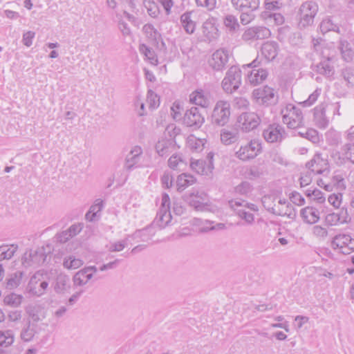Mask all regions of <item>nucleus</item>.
<instances>
[{"label": "nucleus", "mask_w": 354, "mask_h": 354, "mask_svg": "<svg viewBox=\"0 0 354 354\" xmlns=\"http://www.w3.org/2000/svg\"><path fill=\"white\" fill-rule=\"evenodd\" d=\"M282 121L290 129L299 128L304 124V117L300 109L288 104L281 109Z\"/></svg>", "instance_id": "f257e3e1"}, {"label": "nucleus", "mask_w": 354, "mask_h": 354, "mask_svg": "<svg viewBox=\"0 0 354 354\" xmlns=\"http://www.w3.org/2000/svg\"><path fill=\"white\" fill-rule=\"evenodd\" d=\"M268 122L261 111L258 113L245 112L241 113L237 118V124L243 131L250 132L256 129L261 122Z\"/></svg>", "instance_id": "f03ea898"}, {"label": "nucleus", "mask_w": 354, "mask_h": 354, "mask_svg": "<svg viewBox=\"0 0 354 354\" xmlns=\"http://www.w3.org/2000/svg\"><path fill=\"white\" fill-rule=\"evenodd\" d=\"M172 216L170 212V198L167 194L162 195L161 205L153 220V225L158 226L160 229L171 225Z\"/></svg>", "instance_id": "7ed1b4c3"}, {"label": "nucleus", "mask_w": 354, "mask_h": 354, "mask_svg": "<svg viewBox=\"0 0 354 354\" xmlns=\"http://www.w3.org/2000/svg\"><path fill=\"white\" fill-rule=\"evenodd\" d=\"M222 88L227 93L237 91L241 84V71L236 66H231L222 81Z\"/></svg>", "instance_id": "20e7f679"}, {"label": "nucleus", "mask_w": 354, "mask_h": 354, "mask_svg": "<svg viewBox=\"0 0 354 354\" xmlns=\"http://www.w3.org/2000/svg\"><path fill=\"white\" fill-rule=\"evenodd\" d=\"M186 202L195 210L199 212L212 211V205L207 195L204 192H194L185 196Z\"/></svg>", "instance_id": "39448f33"}, {"label": "nucleus", "mask_w": 354, "mask_h": 354, "mask_svg": "<svg viewBox=\"0 0 354 354\" xmlns=\"http://www.w3.org/2000/svg\"><path fill=\"white\" fill-rule=\"evenodd\" d=\"M230 116V104L227 101H218L212 114V124L223 127L226 124Z\"/></svg>", "instance_id": "423d86ee"}, {"label": "nucleus", "mask_w": 354, "mask_h": 354, "mask_svg": "<svg viewBox=\"0 0 354 354\" xmlns=\"http://www.w3.org/2000/svg\"><path fill=\"white\" fill-rule=\"evenodd\" d=\"M263 66L265 64L263 63V59L260 58L259 55L248 65V67L252 68L250 73L248 75V80L251 84L254 86L259 84L266 79L268 72L262 68Z\"/></svg>", "instance_id": "0eeeda50"}, {"label": "nucleus", "mask_w": 354, "mask_h": 354, "mask_svg": "<svg viewBox=\"0 0 354 354\" xmlns=\"http://www.w3.org/2000/svg\"><path fill=\"white\" fill-rule=\"evenodd\" d=\"M252 95L259 104L266 106L274 105L278 102L279 96L275 90L268 86L254 90Z\"/></svg>", "instance_id": "6e6552de"}, {"label": "nucleus", "mask_w": 354, "mask_h": 354, "mask_svg": "<svg viewBox=\"0 0 354 354\" xmlns=\"http://www.w3.org/2000/svg\"><path fill=\"white\" fill-rule=\"evenodd\" d=\"M47 254L44 247L27 250L22 257V265L26 267H37L46 261Z\"/></svg>", "instance_id": "1a4fd4ad"}, {"label": "nucleus", "mask_w": 354, "mask_h": 354, "mask_svg": "<svg viewBox=\"0 0 354 354\" xmlns=\"http://www.w3.org/2000/svg\"><path fill=\"white\" fill-rule=\"evenodd\" d=\"M318 11V6L315 2L306 1L300 7V21L299 26L300 28H306L311 26L314 21V17Z\"/></svg>", "instance_id": "9d476101"}, {"label": "nucleus", "mask_w": 354, "mask_h": 354, "mask_svg": "<svg viewBox=\"0 0 354 354\" xmlns=\"http://www.w3.org/2000/svg\"><path fill=\"white\" fill-rule=\"evenodd\" d=\"M261 144L256 140H251L240 147L235 156L239 160L247 161L254 158L261 152Z\"/></svg>", "instance_id": "9b49d317"}, {"label": "nucleus", "mask_w": 354, "mask_h": 354, "mask_svg": "<svg viewBox=\"0 0 354 354\" xmlns=\"http://www.w3.org/2000/svg\"><path fill=\"white\" fill-rule=\"evenodd\" d=\"M331 245L334 250L339 249L341 253L348 254L354 251V239L349 234H337L333 237Z\"/></svg>", "instance_id": "f8f14e48"}, {"label": "nucleus", "mask_w": 354, "mask_h": 354, "mask_svg": "<svg viewBox=\"0 0 354 354\" xmlns=\"http://www.w3.org/2000/svg\"><path fill=\"white\" fill-rule=\"evenodd\" d=\"M229 51L224 48L216 50L208 59V65L214 71H222L229 61Z\"/></svg>", "instance_id": "ddd939ff"}, {"label": "nucleus", "mask_w": 354, "mask_h": 354, "mask_svg": "<svg viewBox=\"0 0 354 354\" xmlns=\"http://www.w3.org/2000/svg\"><path fill=\"white\" fill-rule=\"evenodd\" d=\"M183 121L187 127L198 129L205 122V118L197 107L192 106L185 111Z\"/></svg>", "instance_id": "4468645a"}, {"label": "nucleus", "mask_w": 354, "mask_h": 354, "mask_svg": "<svg viewBox=\"0 0 354 354\" xmlns=\"http://www.w3.org/2000/svg\"><path fill=\"white\" fill-rule=\"evenodd\" d=\"M262 136L269 143L281 142L286 137L284 128L278 124H270L263 131Z\"/></svg>", "instance_id": "2eb2a0df"}, {"label": "nucleus", "mask_w": 354, "mask_h": 354, "mask_svg": "<svg viewBox=\"0 0 354 354\" xmlns=\"http://www.w3.org/2000/svg\"><path fill=\"white\" fill-rule=\"evenodd\" d=\"M213 157L214 154L209 153L206 160L192 158L190 160V167L198 174L208 176L212 172L214 169Z\"/></svg>", "instance_id": "dca6fc26"}, {"label": "nucleus", "mask_w": 354, "mask_h": 354, "mask_svg": "<svg viewBox=\"0 0 354 354\" xmlns=\"http://www.w3.org/2000/svg\"><path fill=\"white\" fill-rule=\"evenodd\" d=\"M306 167L313 174H322L328 169L327 156H323L320 153H315L313 158L306 162Z\"/></svg>", "instance_id": "f3484780"}, {"label": "nucleus", "mask_w": 354, "mask_h": 354, "mask_svg": "<svg viewBox=\"0 0 354 354\" xmlns=\"http://www.w3.org/2000/svg\"><path fill=\"white\" fill-rule=\"evenodd\" d=\"M43 275L39 272L35 273L31 278L28 284L29 293L34 296L40 297L45 294L48 283L45 280H41Z\"/></svg>", "instance_id": "a211bd4d"}, {"label": "nucleus", "mask_w": 354, "mask_h": 354, "mask_svg": "<svg viewBox=\"0 0 354 354\" xmlns=\"http://www.w3.org/2000/svg\"><path fill=\"white\" fill-rule=\"evenodd\" d=\"M271 35L270 30L264 26H253L246 29L242 35V39L248 41L251 40L264 39Z\"/></svg>", "instance_id": "6ab92c4d"}, {"label": "nucleus", "mask_w": 354, "mask_h": 354, "mask_svg": "<svg viewBox=\"0 0 354 354\" xmlns=\"http://www.w3.org/2000/svg\"><path fill=\"white\" fill-rule=\"evenodd\" d=\"M230 207L234 211L236 214L241 218L245 221L248 224H252L254 221L253 214L245 210L246 203H241L239 201L232 200L229 201Z\"/></svg>", "instance_id": "aec40b11"}, {"label": "nucleus", "mask_w": 354, "mask_h": 354, "mask_svg": "<svg viewBox=\"0 0 354 354\" xmlns=\"http://www.w3.org/2000/svg\"><path fill=\"white\" fill-rule=\"evenodd\" d=\"M327 106V103L322 102L313 109V119L319 128L325 129L328 125L329 120L326 115Z\"/></svg>", "instance_id": "412c9836"}, {"label": "nucleus", "mask_w": 354, "mask_h": 354, "mask_svg": "<svg viewBox=\"0 0 354 354\" xmlns=\"http://www.w3.org/2000/svg\"><path fill=\"white\" fill-rule=\"evenodd\" d=\"M189 101L197 106L207 108L212 104V97L209 92L201 89L190 94Z\"/></svg>", "instance_id": "4be33fe9"}, {"label": "nucleus", "mask_w": 354, "mask_h": 354, "mask_svg": "<svg viewBox=\"0 0 354 354\" xmlns=\"http://www.w3.org/2000/svg\"><path fill=\"white\" fill-rule=\"evenodd\" d=\"M347 183L344 176L342 173H335L330 178V182L324 185V189L332 192L334 189L342 193L346 190Z\"/></svg>", "instance_id": "5701e85b"}, {"label": "nucleus", "mask_w": 354, "mask_h": 354, "mask_svg": "<svg viewBox=\"0 0 354 354\" xmlns=\"http://www.w3.org/2000/svg\"><path fill=\"white\" fill-rule=\"evenodd\" d=\"M278 44L274 41H267L263 44L261 49L262 55L261 58L263 59V64L266 65L273 60L278 54Z\"/></svg>", "instance_id": "b1692460"}, {"label": "nucleus", "mask_w": 354, "mask_h": 354, "mask_svg": "<svg viewBox=\"0 0 354 354\" xmlns=\"http://www.w3.org/2000/svg\"><path fill=\"white\" fill-rule=\"evenodd\" d=\"M203 35L205 40L212 41L218 37V30L215 25V19L214 18L207 19L203 24Z\"/></svg>", "instance_id": "393cba45"}, {"label": "nucleus", "mask_w": 354, "mask_h": 354, "mask_svg": "<svg viewBox=\"0 0 354 354\" xmlns=\"http://www.w3.org/2000/svg\"><path fill=\"white\" fill-rule=\"evenodd\" d=\"M303 221L308 224H315L319 221V210L313 206H307L300 211Z\"/></svg>", "instance_id": "a878e982"}, {"label": "nucleus", "mask_w": 354, "mask_h": 354, "mask_svg": "<svg viewBox=\"0 0 354 354\" xmlns=\"http://www.w3.org/2000/svg\"><path fill=\"white\" fill-rule=\"evenodd\" d=\"M71 279L68 275L59 274L54 283V290L57 294H64L71 289Z\"/></svg>", "instance_id": "bb28decb"}, {"label": "nucleus", "mask_w": 354, "mask_h": 354, "mask_svg": "<svg viewBox=\"0 0 354 354\" xmlns=\"http://www.w3.org/2000/svg\"><path fill=\"white\" fill-rule=\"evenodd\" d=\"M142 153V149L140 147H133L127 156L124 167L129 171L133 169L139 162Z\"/></svg>", "instance_id": "cd10ccee"}, {"label": "nucleus", "mask_w": 354, "mask_h": 354, "mask_svg": "<svg viewBox=\"0 0 354 354\" xmlns=\"http://www.w3.org/2000/svg\"><path fill=\"white\" fill-rule=\"evenodd\" d=\"M339 161L337 162L339 165H342L346 161L354 164V144L347 143L344 145L339 153Z\"/></svg>", "instance_id": "c85d7f7f"}, {"label": "nucleus", "mask_w": 354, "mask_h": 354, "mask_svg": "<svg viewBox=\"0 0 354 354\" xmlns=\"http://www.w3.org/2000/svg\"><path fill=\"white\" fill-rule=\"evenodd\" d=\"M233 8L238 11L258 10L259 0H231Z\"/></svg>", "instance_id": "c756f323"}, {"label": "nucleus", "mask_w": 354, "mask_h": 354, "mask_svg": "<svg viewBox=\"0 0 354 354\" xmlns=\"http://www.w3.org/2000/svg\"><path fill=\"white\" fill-rule=\"evenodd\" d=\"M221 141L225 145H230L236 142L239 138L237 129L225 128L221 131Z\"/></svg>", "instance_id": "7c9ffc66"}, {"label": "nucleus", "mask_w": 354, "mask_h": 354, "mask_svg": "<svg viewBox=\"0 0 354 354\" xmlns=\"http://www.w3.org/2000/svg\"><path fill=\"white\" fill-rule=\"evenodd\" d=\"M277 205L274 211V215L280 216L291 217L292 214V205L285 198H279L277 201Z\"/></svg>", "instance_id": "2f4dec72"}, {"label": "nucleus", "mask_w": 354, "mask_h": 354, "mask_svg": "<svg viewBox=\"0 0 354 354\" xmlns=\"http://www.w3.org/2000/svg\"><path fill=\"white\" fill-rule=\"evenodd\" d=\"M330 61V59L328 57L326 59H324L316 64L314 66L313 70L326 77H331L334 74L335 70Z\"/></svg>", "instance_id": "473e14b6"}, {"label": "nucleus", "mask_w": 354, "mask_h": 354, "mask_svg": "<svg viewBox=\"0 0 354 354\" xmlns=\"http://www.w3.org/2000/svg\"><path fill=\"white\" fill-rule=\"evenodd\" d=\"M338 49L340 51L342 58L346 62H351L354 57V51L346 40H341L339 44Z\"/></svg>", "instance_id": "72a5a7b5"}, {"label": "nucleus", "mask_w": 354, "mask_h": 354, "mask_svg": "<svg viewBox=\"0 0 354 354\" xmlns=\"http://www.w3.org/2000/svg\"><path fill=\"white\" fill-rule=\"evenodd\" d=\"M139 52L145 57V59L147 60L151 65L157 66L158 60L155 51L145 44H141L138 47Z\"/></svg>", "instance_id": "f704fd0d"}, {"label": "nucleus", "mask_w": 354, "mask_h": 354, "mask_svg": "<svg viewBox=\"0 0 354 354\" xmlns=\"http://www.w3.org/2000/svg\"><path fill=\"white\" fill-rule=\"evenodd\" d=\"M196 182V178L186 173L180 174L176 180V186L178 192H182L187 187L192 185Z\"/></svg>", "instance_id": "c9c22d12"}, {"label": "nucleus", "mask_w": 354, "mask_h": 354, "mask_svg": "<svg viewBox=\"0 0 354 354\" xmlns=\"http://www.w3.org/2000/svg\"><path fill=\"white\" fill-rule=\"evenodd\" d=\"M192 12H187L180 17V23L187 34H192L196 29V23L191 18Z\"/></svg>", "instance_id": "e433bc0d"}, {"label": "nucleus", "mask_w": 354, "mask_h": 354, "mask_svg": "<svg viewBox=\"0 0 354 354\" xmlns=\"http://www.w3.org/2000/svg\"><path fill=\"white\" fill-rule=\"evenodd\" d=\"M15 342V333L12 330L6 329L0 330V347L8 348Z\"/></svg>", "instance_id": "4c0bfd02"}, {"label": "nucleus", "mask_w": 354, "mask_h": 354, "mask_svg": "<svg viewBox=\"0 0 354 354\" xmlns=\"http://www.w3.org/2000/svg\"><path fill=\"white\" fill-rule=\"evenodd\" d=\"M17 250L18 245L17 244L1 245L0 246V261L11 259Z\"/></svg>", "instance_id": "58836bf2"}, {"label": "nucleus", "mask_w": 354, "mask_h": 354, "mask_svg": "<svg viewBox=\"0 0 354 354\" xmlns=\"http://www.w3.org/2000/svg\"><path fill=\"white\" fill-rule=\"evenodd\" d=\"M92 278V272H87L84 269L79 270L73 277L75 286H82L86 285Z\"/></svg>", "instance_id": "ea45409f"}, {"label": "nucleus", "mask_w": 354, "mask_h": 354, "mask_svg": "<svg viewBox=\"0 0 354 354\" xmlns=\"http://www.w3.org/2000/svg\"><path fill=\"white\" fill-rule=\"evenodd\" d=\"M142 31L146 35L147 37L154 43H158L161 39V35L153 27L152 24H147L142 28Z\"/></svg>", "instance_id": "a19ab883"}, {"label": "nucleus", "mask_w": 354, "mask_h": 354, "mask_svg": "<svg viewBox=\"0 0 354 354\" xmlns=\"http://www.w3.org/2000/svg\"><path fill=\"white\" fill-rule=\"evenodd\" d=\"M22 277L23 272L21 271H17L10 274L6 279V288L9 290L16 288L21 283Z\"/></svg>", "instance_id": "79ce46f5"}, {"label": "nucleus", "mask_w": 354, "mask_h": 354, "mask_svg": "<svg viewBox=\"0 0 354 354\" xmlns=\"http://www.w3.org/2000/svg\"><path fill=\"white\" fill-rule=\"evenodd\" d=\"M35 333V326L29 322L27 326L21 329L20 337L24 342H28L32 340Z\"/></svg>", "instance_id": "37998d69"}, {"label": "nucleus", "mask_w": 354, "mask_h": 354, "mask_svg": "<svg viewBox=\"0 0 354 354\" xmlns=\"http://www.w3.org/2000/svg\"><path fill=\"white\" fill-rule=\"evenodd\" d=\"M82 265L83 261L73 255L65 257L63 262L64 267L69 270L77 269Z\"/></svg>", "instance_id": "c03bdc74"}, {"label": "nucleus", "mask_w": 354, "mask_h": 354, "mask_svg": "<svg viewBox=\"0 0 354 354\" xmlns=\"http://www.w3.org/2000/svg\"><path fill=\"white\" fill-rule=\"evenodd\" d=\"M306 196L310 200L322 204L325 202L326 198L324 193L318 189H308L305 192Z\"/></svg>", "instance_id": "a18cd8bd"}, {"label": "nucleus", "mask_w": 354, "mask_h": 354, "mask_svg": "<svg viewBox=\"0 0 354 354\" xmlns=\"http://www.w3.org/2000/svg\"><path fill=\"white\" fill-rule=\"evenodd\" d=\"M223 24L230 32H235L240 28L237 18L232 15H227L224 17Z\"/></svg>", "instance_id": "49530a36"}, {"label": "nucleus", "mask_w": 354, "mask_h": 354, "mask_svg": "<svg viewBox=\"0 0 354 354\" xmlns=\"http://www.w3.org/2000/svg\"><path fill=\"white\" fill-rule=\"evenodd\" d=\"M23 297L15 293H10L4 297V304L10 307L17 308L22 302Z\"/></svg>", "instance_id": "de8ad7c7"}, {"label": "nucleus", "mask_w": 354, "mask_h": 354, "mask_svg": "<svg viewBox=\"0 0 354 354\" xmlns=\"http://www.w3.org/2000/svg\"><path fill=\"white\" fill-rule=\"evenodd\" d=\"M277 197L272 195H266L262 199L261 202L266 210L270 213L274 214L276 206L277 205L274 202Z\"/></svg>", "instance_id": "09e8293b"}, {"label": "nucleus", "mask_w": 354, "mask_h": 354, "mask_svg": "<svg viewBox=\"0 0 354 354\" xmlns=\"http://www.w3.org/2000/svg\"><path fill=\"white\" fill-rule=\"evenodd\" d=\"M170 145L168 140H159L156 144V151L160 156H168L169 153Z\"/></svg>", "instance_id": "8fccbe9b"}, {"label": "nucleus", "mask_w": 354, "mask_h": 354, "mask_svg": "<svg viewBox=\"0 0 354 354\" xmlns=\"http://www.w3.org/2000/svg\"><path fill=\"white\" fill-rule=\"evenodd\" d=\"M347 216H346L344 219L342 218L341 215L338 213H330L328 214L325 217V221L327 225L333 226L336 225L339 223H347L346 220Z\"/></svg>", "instance_id": "3c124183"}, {"label": "nucleus", "mask_w": 354, "mask_h": 354, "mask_svg": "<svg viewBox=\"0 0 354 354\" xmlns=\"http://www.w3.org/2000/svg\"><path fill=\"white\" fill-rule=\"evenodd\" d=\"M299 134L303 137L305 138L310 141H311L313 143H318L319 142L320 138L319 136V133L317 131L313 129H309L306 130L304 132H299Z\"/></svg>", "instance_id": "603ef678"}, {"label": "nucleus", "mask_w": 354, "mask_h": 354, "mask_svg": "<svg viewBox=\"0 0 354 354\" xmlns=\"http://www.w3.org/2000/svg\"><path fill=\"white\" fill-rule=\"evenodd\" d=\"M322 88H317L308 97L307 100L302 102L301 104L304 107H309L313 105L322 94Z\"/></svg>", "instance_id": "864d4df0"}, {"label": "nucleus", "mask_w": 354, "mask_h": 354, "mask_svg": "<svg viewBox=\"0 0 354 354\" xmlns=\"http://www.w3.org/2000/svg\"><path fill=\"white\" fill-rule=\"evenodd\" d=\"M252 190V186L248 181H243L234 187L235 193L248 196Z\"/></svg>", "instance_id": "5fc2aeb1"}, {"label": "nucleus", "mask_w": 354, "mask_h": 354, "mask_svg": "<svg viewBox=\"0 0 354 354\" xmlns=\"http://www.w3.org/2000/svg\"><path fill=\"white\" fill-rule=\"evenodd\" d=\"M342 75L347 85L351 87L354 86V68L346 67L342 70Z\"/></svg>", "instance_id": "6e6d98bb"}, {"label": "nucleus", "mask_w": 354, "mask_h": 354, "mask_svg": "<svg viewBox=\"0 0 354 354\" xmlns=\"http://www.w3.org/2000/svg\"><path fill=\"white\" fill-rule=\"evenodd\" d=\"M257 10H245V11H240L241 12L240 16V20L241 23L243 25H247L250 24L251 21H252L254 19L256 15H254V11Z\"/></svg>", "instance_id": "4d7b16f0"}, {"label": "nucleus", "mask_w": 354, "mask_h": 354, "mask_svg": "<svg viewBox=\"0 0 354 354\" xmlns=\"http://www.w3.org/2000/svg\"><path fill=\"white\" fill-rule=\"evenodd\" d=\"M312 233L313 236L319 240L324 241L328 236V230L326 227L321 225H314L312 228Z\"/></svg>", "instance_id": "13d9d810"}, {"label": "nucleus", "mask_w": 354, "mask_h": 354, "mask_svg": "<svg viewBox=\"0 0 354 354\" xmlns=\"http://www.w3.org/2000/svg\"><path fill=\"white\" fill-rule=\"evenodd\" d=\"M127 245V239L110 243L106 248L109 252H120Z\"/></svg>", "instance_id": "bf43d9fd"}, {"label": "nucleus", "mask_w": 354, "mask_h": 354, "mask_svg": "<svg viewBox=\"0 0 354 354\" xmlns=\"http://www.w3.org/2000/svg\"><path fill=\"white\" fill-rule=\"evenodd\" d=\"M147 101L149 108L156 109L160 104L159 97L151 90H149L147 93Z\"/></svg>", "instance_id": "052dcab7"}, {"label": "nucleus", "mask_w": 354, "mask_h": 354, "mask_svg": "<svg viewBox=\"0 0 354 354\" xmlns=\"http://www.w3.org/2000/svg\"><path fill=\"white\" fill-rule=\"evenodd\" d=\"M343 194L338 192L337 194H332L328 198V203L335 208H339L342 203Z\"/></svg>", "instance_id": "680f3d73"}, {"label": "nucleus", "mask_w": 354, "mask_h": 354, "mask_svg": "<svg viewBox=\"0 0 354 354\" xmlns=\"http://www.w3.org/2000/svg\"><path fill=\"white\" fill-rule=\"evenodd\" d=\"M336 26L333 23L330 19H324L320 24L319 28L323 34H325L330 30H335Z\"/></svg>", "instance_id": "e2e57ef3"}, {"label": "nucleus", "mask_w": 354, "mask_h": 354, "mask_svg": "<svg viewBox=\"0 0 354 354\" xmlns=\"http://www.w3.org/2000/svg\"><path fill=\"white\" fill-rule=\"evenodd\" d=\"M198 7L206 8L208 11H212L216 6V0H195Z\"/></svg>", "instance_id": "0e129e2a"}, {"label": "nucleus", "mask_w": 354, "mask_h": 354, "mask_svg": "<svg viewBox=\"0 0 354 354\" xmlns=\"http://www.w3.org/2000/svg\"><path fill=\"white\" fill-rule=\"evenodd\" d=\"M174 178L169 172H165L161 177V183L163 187L169 189L173 185Z\"/></svg>", "instance_id": "69168bd1"}, {"label": "nucleus", "mask_w": 354, "mask_h": 354, "mask_svg": "<svg viewBox=\"0 0 354 354\" xmlns=\"http://www.w3.org/2000/svg\"><path fill=\"white\" fill-rule=\"evenodd\" d=\"M84 225L82 223L73 224L70 227L66 230L71 237L73 238L77 235L83 229Z\"/></svg>", "instance_id": "338daca9"}, {"label": "nucleus", "mask_w": 354, "mask_h": 354, "mask_svg": "<svg viewBox=\"0 0 354 354\" xmlns=\"http://www.w3.org/2000/svg\"><path fill=\"white\" fill-rule=\"evenodd\" d=\"M166 131L170 138H174L180 133L181 129L176 127V124H170L167 127Z\"/></svg>", "instance_id": "774afa93"}]
</instances>
